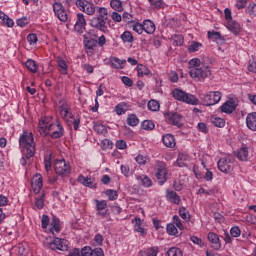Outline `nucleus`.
Instances as JSON below:
<instances>
[{"label":"nucleus","instance_id":"e2e57ef3","mask_svg":"<svg viewBox=\"0 0 256 256\" xmlns=\"http://www.w3.org/2000/svg\"><path fill=\"white\" fill-rule=\"evenodd\" d=\"M230 234L232 237H241V229L239 226H234L230 229Z\"/></svg>","mask_w":256,"mask_h":256},{"label":"nucleus","instance_id":"3c124183","mask_svg":"<svg viewBox=\"0 0 256 256\" xmlns=\"http://www.w3.org/2000/svg\"><path fill=\"white\" fill-rule=\"evenodd\" d=\"M159 107H160L159 102L156 100H150L148 102L149 111H159Z\"/></svg>","mask_w":256,"mask_h":256},{"label":"nucleus","instance_id":"dca6fc26","mask_svg":"<svg viewBox=\"0 0 256 256\" xmlns=\"http://www.w3.org/2000/svg\"><path fill=\"white\" fill-rule=\"evenodd\" d=\"M222 113L231 114L235 109H237V104H235V101L229 100L226 101L221 107H220Z\"/></svg>","mask_w":256,"mask_h":256},{"label":"nucleus","instance_id":"7ed1b4c3","mask_svg":"<svg viewBox=\"0 0 256 256\" xmlns=\"http://www.w3.org/2000/svg\"><path fill=\"white\" fill-rule=\"evenodd\" d=\"M172 95L177 101H182L188 105H199V100L195 95L189 94L181 89H174Z\"/></svg>","mask_w":256,"mask_h":256},{"label":"nucleus","instance_id":"ddd939ff","mask_svg":"<svg viewBox=\"0 0 256 256\" xmlns=\"http://www.w3.org/2000/svg\"><path fill=\"white\" fill-rule=\"evenodd\" d=\"M86 26L87 20L85 19V15L83 13H78L76 15V23L74 25L75 31H77V33H83V31H85Z\"/></svg>","mask_w":256,"mask_h":256},{"label":"nucleus","instance_id":"f257e3e1","mask_svg":"<svg viewBox=\"0 0 256 256\" xmlns=\"http://www.w3.org/2000/svg\"><path fill=\"white\" fill-rule=\"evenodd\" d=\"M215 63V59L210 57H203L202 59L193 58L189 61V75L192 79H205L207 77H211V69H209L210 65Z\"/></svg>","mask_w":256,"mask_h":256},{"label":"nucleus","instance_id":"0e129e2a","mask_svg":"<svg viewBox=\"0 0 256 256\" xmlns=\"http://www.w3.org/2000/svg\"><path fill=\"white\" fill-rule=\"evenodd\" d=\"M122 19L125 21V23H133V15H131L129 12H124Z\"/></svg>","mask_w":256,"mask_h":256},{"label":"nucleus","instance_id":"f3484780","mask_svg":"<svg viewBox=\"0 0 256 256\" xmlns=\"http://www.w3.org/2000/svg\"><path fill=\"white\" fill-rule=\"evenodd\" d=\"M156 178L159 185H165V182L167 181V169H165V167L158 168L156 172Z\"/></svg>","mask_w":256,"mask_h":256},{"label":"nucleus","instance_id":"e433bc0d","mask_svg":"<svg viewBox=\"0 0 256 256\" xmlns=\"http://www.w3.org/2000/svg\"><path fill=\"white\" fill-rule=\"evenodd\" d=\"M98 19H103L104 21H108L109 13L107 12V8L100 7L98 8V15L96 16Z\"/></svg>","mask_w":256,"mask_h":256},{"label":"nucleus","instance_id":"de8ad7c7","mask_svg":"<svg viewBox=\"0 0 256 256\" xmlns=\"http://www.w3.org/2000/svg\"><path fill=\"white\" fill-rule=\"evenodd\" d=\"M168 256H183V251L177 247H172L167 251Z\"/></svg>","mask_w":256,"mask_h":256},{"label":"nucleus","instance_id":"0eeeda50","mask_svg":"<svg viewBox=\"0 0 256 256\" xmlns=\"http://www.w3.org/2000/svg\"><path fill=\"white\" fill-rule=\"evenodd\" d=\"M233 157H223L220 160H218L217 165L219 171L222 173H231V170L233 169Z\"/></svg>","mask_w":256,"mask_h":256},{"label":"nucleus","instance_id":"5fc2aeb1","mask_svg":"<svg viewBox=\"0 0 256 256\" xmlns=\"http://www.w3.org/2000/svg\"><path fill=\"white\" fill-rule=\"evenodd\" d=\"M96 215H97V217H102V219H107L108 221H109V219H111V216L109 215V210L108 209L98 210Z\"/></svg>","mask_w":256,"mask_h":256},{"label":"nucleus","instance_id":"a211bd4d","mask_svg":"<svg viewBox=\"0 0 256 256\" xmlns=\"http://www.w3.org/2000/svg\"><path fill=\"white\" fill-rule=\"evenodd\" d=\"M166 199L167 201H170V203H174V205H179V203H181V197L173 190H167Z\"/></svg>","mask_w":256,"mask_h":256},{"label":"nucleus","instance_id":"774afa93","mask_svg":"<svg viewBox=\"0 0 256 256\" xmlns=\"http://www.w3.org/2000/svg\"><path fill=\"white\" fill-rule=\"evenodd\" d=\"M92 256H105L102 248H95L92 252Z\"/></svg>","mask_w":256,"mask_h":256},{"label":"nucleus","instance_id":"412c9836","mask_svg":"<svg viewBox=\"0 0 256 256\" xmlns=\"http://www.w3.org/2000/svg\"><path fill=\"white\" fill-rule=\"evenodd\" d=\"M143 30L148 35H153L155 33V23L151 20H144L142 24Z\"/></svg>","mask_w":256,"mask_h":256},{"label":"nucleus","instance_id":"4468645a","mask_svg":"<svg viewBox=\"0 0 256 256\" xmlns=\"http://www.w3.org/2000/svg\"><path fill=\"white\" fill-rule=\"evenodd\" d=\"M207 237L208 241L211 242L212 249L219 251V249H221V239H219V235H217L215 232H209Z\"/></svg>","mask_w":256,"mask_h":256},{"label":"nucleus","instance_id":"6e6d98bb","mask_svg":"<svg viewBox=\"0 0 256 256\" xmlns=\"http://www.w3.org/2000/svg\"><path fill=\"white\" fill-rule=\"evenodd\" d=\"M246 13H248V15H251L252 17H256V4H249V6H247L246 8Z\"/></svg>","mask_w":256,"mask_h":256},{"label":"nucleus","instance_id":"37998d69","mask_svg":"<svg viewBox=\"0 0 256 256\" xmlns=\"http://www.w3.org/2000/svg\"><path fill=\"white\" fill-rule=\"evenodd\" d=\"M201 47H203V44L196 41H192L191 44L188 46V51L189 53H196V51H199Z\"/></svg>","mask_w":256,"mask_h":256},{"label":"nucleus","instance_id":"7c9ffc66","mask_svg":"<svg viewBox=\"0 0 256 256\" xmlns=\"http://www.w3.org/2000/svg\"><path fill=\"white\" fill-rule=\"evenodd\" d=\"M159 254L158 247H151L146 250L140 251V256H157Z\"/></svg>","mask_w":256,"mask_h":256},{"label":"nucleus","instance_id":"39448f33","mask_svg":"<svg viewBox=\"0 0 256 256\" xmlns=\"http://www.w3.org/2000/svg\"><path fill=\"white\" fill-rule=\"evenodd\" d=\"M164 117L169 125L178 127V129H181V127H183V115L177 112H167L164 114Z\"/></svg>","mask_w":256,"mask_h":256},{"label":"nucleus","instance_id":"20e7f679","mask_svg":"<svg viewBox=\"0 0 256 256\" xmlns=\"http://www.w3.org/2000/svg\"><path fill=\"white\" fill-rule=\"evenodd\" d=\"M54 169L56 175H59L60 177H69V175H71V164L65 161V159L56 160L54 163Z\"/></svg>","mask_w":256,"mask_h":256},{"label":"nucleus","instance_id":"c756f323","mask_svg":"<svg viewBox=\"0 0 256 256\" xmlns=\"http://www.w3.org/2000/svg\"><path fill=\"white\" fill-rule=\"evenodd\" d=\"M236 157L239 161H247V157H249V150L247 147L240 148V150L236 152Z\"/></svg>","mask_w":256,"mask_h":256},{"label":"nucleus","instance_id":"bf43d9fd","mask_svg":"<svg viewBox=\"0 0 256 256\" xmlns=\"http://www.w3.org/2000/svg\"><path fill=\"white\" fill-rule=\"evenodd\" d=\"M166 231H167L168 235H177V233H178L177 227L171 223L167 225Z\"/></svg>","mask_w":256,"mask_h":256},{"label":"nucleus","instance_id":"393cba45","mask_svg":"<svg viewBox=\"0 0 256 256\" xmlns=\"http://www.w3.org/2000/svg\"><path fill=\"white\" fill-rule=\"evenodd\" d=\"M136 180L143 187H151L153 185V181H151V178L144 174L136 176Z\"/></svg>","mask_w":256,"mask_h":256},{"label":"nucleus","instance_id":"5701e85b","mask_svg":"<svg viewBox=\"0 0 256 256\" xmlns=\"http://www.w3.org/2000/svg\"><path fill=\"white\" fill-rule=\"evenodd\" d=\"M162 142L165 147H169L170 149H173L175 147V136L172 134H166L162 137Z\"/></svg>","mask_w":256,"mask_h":256},{"label":"nucleus","instance_id":"a19ab883","mask_svg":"<svg viewBox=\"0 0 256 256\" xmlns=\"http://www.w3.org/2000/svg\"><path fill=\"white\" fill-rule=\"evenodd\" d=\"M110 7H112L114 11L121 12L123 11V2H121V0H111Z\"/></svg>","mask_w":256,"mask_h":256},{"label":"nucleus","instance_id":"69168bd1","mask_svg":"<svg viewBox=\"0 0 256 256\" xmlns=\"http://www.w3.org/2000/svg\"><path fill=\"white\" fill-rule=\"evenodd\" d=\"M122 83H124V85H126V87H133V79L127 77V76H123L121 78Z\"/></svg>","mask_w":256,"mask_h":256},{"label":"nucleus","instance_id":"864d4df0","mask_svg":"<svg viewBox=\"0 0 256 256\" xmlns=\"http://www.w3.org/2000/svg\"><path fill=\"white\" fill-rule=\"evenodd\" d=\"M153 9H163V0H148Z\"/></svg>","mask_w":256,"mask_h":256},{"label":"nucleus","instance_id":"6e6552de","mask_svg":"<svg viewBox=\"0 0 256 256\" xmlns=\"http://www.w3.org/2000/svg\"><path fill=\"white\" fill-rule=\"evenodd\" d=\"M76 7L86 15H95V4L87 0H76Z\"/></svg>","mask_w":256,"mask_h":256},{"label":"nucleus","instance_id":"c03bdc74","mask_svg":"<svg viewBox=\"0 0 256 256\" xmlns=\"http://www.w3.org/2000/svg\"><path fill=\"white\" fill-rule=\"evenodd\" d=\"M35 205L37 209H43L45 207V192H42L41 196L36 198Z\"/></svg>","mask_w":256,"mask_h":256},{"label":"nucleus","instance_id":"9b49d317","mask_svg":"<svg viewBox=\"0 0 256 256\" xmlns=\"http://www.w3.org/2000/svg\"><path fill=\"white\" fill-rule=\"evenodd\" d=\"M49 249H52V251H55L58 249V251H67V240L61 239V238H55L53 241L48 243Z\"/></svg>","mask_w":256,"mask_h":256},{"label":"nucleus","instance_id":"f8f14e48","mask_svg":"<svg viewBox=\"0 0 256 256\" xmlns=\"http://www.w3.org/2000/svg\"><path fill=\"white\" fill-rule=\"evenodd\" d=\"M31 187L35 195L41 192V189H43V176H41V174H36L33 176Z\"/></svg>","mask_w":256,"mask_h":256},{"label":"nucleus","instance_id":"a878e982","mask_svg":"<svg viewBox=\"0 0 256 256\" xmlns=\"http://www.w3.org/2000/svg\"><path fill=\"white\" fill-rule=\"evenodd\" d=\"M208 39L215 43H225V39L221 36V32L208 31Z\"/></svg>","mask_w":256,"mask_h":256},{"label":"nucleus","instance_id":"1a4fd4ad","mask_svg":"<svg viewBox=\"0 0 256 256\" xmlns=\"http://www.w3.org/2000/svg\"><path fill=\"white\" fill-rule=\"evenodd\" d=\"M53 11L56 17H58L59 21H62V23H67L69 16H67V10H65V6H63L61 2H55L53 4Z\"/></svg>","mask_w":256,"mask_h":256},{"label":"nucleus","instance_id":"8fccbe9b","mask_svg":"<svg viewBox=\"0 0 256 256\" xmlns=\"http://www.w3.org/2000/svg\"><path fill=\"white\" fill-rule=\"evenodd\" d=\"M58 67H60V73L67 75V63L63 59H58Z\"/></svg>","mask_w":256,"mask_h":256},{"label":"nucleus","instance_id":"b1692460","mask_svg":"<svg viewBox=\"0 0 256 256\" xmlns=\"http://www.w3.org/2000/svg\"><path fill=\"white\" fill-rule=\"evenodd\" d=\"M54 124H49L45 120L39 122V133L49 135V131H53Z\"/></svg>","mask_w":256,"mask_h":256},{"label":"nucleus","instance_id":"680f3d73","mask_svg":"<svg viewBox=\"0 0 256 256\" xmlns=\"http://www.w3.org/2000/svg\"><path fill=\"white\" fill-rule=\"evenodd\" d=\"M27 41L29 45H35L39 41V38L37 37V34H29L27 36Z\"/></svg>","mask_w":256,"mask_h":256},{"label":"nucleus","instance_id":"052dcab7","mask_svg":"<svg viewBox=\"0 0 256 256\" xmlns=\"http://www.w3.org/2000/svg\"><path fill=\"white\" fill-rule=\"evenodd\" d=\"M93 251L90 246H85L81 249V256H92Z\"/></svg>","mask_w":256,"mask_h":256},{"label":"nucleus","instance_id":"cd10ccee","mask_svg":"<svg viewBox=\"0 0 256 256\" xmlns=\"http://www.w3.org/2000/svg\"><path fill=\"white\" fill-rule=\"evenodd\" d=\"M228 29L229 31L234 33V35H239V33L241 32V25H239V23L234 20H230L228 21Z\"/></svg>","mask_w":256,"mask_h":256},{"label":"nucleus","instance_id":"49530a36","mask_svg":"<svg viewBox=\"0 0 256 256\" xmlns=\"http://www.w3.org/2000/svg\"><path fill=\"white\" fill-rule=\"evenodd\" d=\"M179 215L181 217V219H184V221H190V217H189V210L185 207H181L179 209Z\"/></svg>","mask_w":256,"mask_h":256},{"label":"nucleus","instance_id":"338daca9","mask_svg":"<svg viewBox=\"0 0 256 256\" xmlns=\"http://www.w3.org/2000/svg\"><path fill=\"white\" fill-rule=\"evenodd\" d=\"M49 221H50L49 217L44 214L41 219L42 229H47V227L49 226Z\"/></svg>","mask_w":256,"mask_h":256},{"label":"nucleus","instance_id":"72a5a7b5","mask_svg":"<svg viewBox=\"0 0 256 256\" xmlns=\"http://www.w3.org/2000/svg\"><path fill=\"white\" fill-rule=\"evenodd\" d=\"M120 39H122L123 43H133V41H135L133 34L130 31L122 33Z\"/></svg>","mask_w":256,"mask_h":256},{"label":"nucleus","instance_id":"f704fd0d","mask_svg":"<svg viewBox=\"0 0 256 256\" xmlns=\"http://www.w3.org/2000/svg\"><path fill=\"white\" fill-rule=\"evenodd\" d=\"M210 123H212L214 127H220V128L225 127V120L223 118L212 116L210 118Z\"/></svg>","mask_w":256,"mask_h":256},{"label":"nucleus","instance_id":"2f4dec72","mask_svg":"<svg viewBox=\"0 0 256 256\" xmlns=\"http://www.w3.org/2000/svg\"><path fill=\"white\" fill-rule=\"evenodd\" d=\"M136 69L138 77H145V75H151V70H149V68H147V66L143 64H138Z\"/></svg>","mask_w":256,"mask_h":256},{"label":"nucleus","instance_id":"a18cd8bd","mask_svg":"<svg viewBox=\"0 0 256 256\" xmlns=\"http://www.w3.org/2000/svg\"><path fill=\"white\" fill-rule=\"evenodd\" d=\"M105 195H107L109 201H116L117 197H119L117 191L113 189L106 190Z\"/></svg>","mask_w":256,"mask_h":256},{"label":"nucleus","instance_id":"09e8293b","mask_svg":"<svg viewBox=\"0 0 256 256\" xmlns=\"http://www.w3.org/2000/svg\"><path fill=\"white\" fill-rule=\"evenodd\" d=\"M97 211H105L107 209V201L105 200H95Z\"/></svg>","mask_w":256,"mask_h":256},{"label":"nucleus","instance_id":"4be33fe9","mask_svg":"<svg viewBox=\"0 0 256 256\" xmlns=\"http://www.w3.org/2000/svg\"><path fill=\"white\" fill-rule=\"evenodd\" d=\"M78 181L79 183H81L82 185H84L85 187H89L90 189H95V180L89 177H85L83 175H80L78 177Z\"/></svg>","mask_w":256,"mask_h":256},{"label":"nucleus","instance_id":"aec40b11","mask_svg":"<svg viewBox=\"0 0 256 256\" xmlns=\"http://www.w3.org/2000/svg\"><path fill=\"white\" fill-rule=\"evenodd\" d=\"M246 125L251 131H256V112H252L247 115Z\"/></svg>","mask_w":256,"mask_h":256},{"label":"nucleus","instance_id":"9d476101","mask_svg":"<svg viewBox=\"0 0 256 256\" xmlns=\"http://www.w3.org/2000/svg\"><path fill=\"white\" fill-rule=\"evenodd\" d=\"M90 26L102 33H107L109 29L107 28V20L94 17L90 20Z\"/></svg>","mask_w":256,"mask_h":256},{"label":"nucleus","instance_id":"c9c22d12","mask_svg":"<svg viewBox=\"0 0 256 256\" xmlns=\"http://www.w3.org/2000/svg\"><path fill=\"white\" fill-rule=\"evenodd\" d=\"M134 221H135L134 231H136L137 233H141V235H147V233L145 232V229L141 227V218L136 217L134 218Z\"/></svg>","mask_w":256,"mask_h":256},{"label":"nucleus","instance_id":"13d9d810","mask_svg":"<svg viewBox=\"0 0 256 256\" xmlns=\"http://www.w3.org/2000/svg\"><path fill=\"white\" fill-rule=\"evenodd\" d=\"M16 23L18 27H26V25H29V18L27 16H24L22 18L17 19Z\"/></svg>","mask_w":256,"mask_h":256},{"label":"nucleus","instance_id":"79ce46f5","mask_svg":"<svg viewBox=\"0 0 256 256\" xmlns=\"http://www.w3.org/2000/svg\"><path fill=\"white\" fill-rule=\"evenodd\" d=\"M84 45L87 50H95V47H97V40L90 38L84 41Z\"/></svg>","mask_w":256,"mask_h":256},{"label":"nucleus","instance_id":"58836bf2","mask_svg":"<svg viewBox=\"0 0 256 256\" xmlns=\"http://www.w3.org/2000/svg\"><path fill=\"white\" fill-rule=\"evenodd\" d=\"M94 131L99 135H107V127L101 123L94 124Z\"/></svg>","mask_w":256,"mask_h":256},{"label":"nucleus","instance_id":"4d7b16f0","mask_svg":"<svg viewBox=\"0 0 256 256\" xmlns=\"http://www.w3.org/2000/svg\"><path fill=\"white\" fill-rule=\"evenodd\" d=\"M133 31H135L136 33H138V35H141V33H143V24L139 23V22H133L132 25Z\"/></svg>","mask_w":256,"mask_h":256},{"label":"nucleus","instance_id":"603ef678","mask_svg":"<svg viewBox=\"0 0 256 256\" xmlns=\"http://www.w3.org/2000/svg\"><path fill=\"white\" fill-rule=\"evenodd\" d=\"M126 106H127V103H125V102H122V103H119L118 105H116L115 111H116L117 115L125 114V107Z\"/></svg>","mask_w":256,"mask_h":256},{"label":"nucleus","instance_id":"f03ea898","mask_svg":"<svg viewBox=\"0 0 256 256\" xmlns=\"http://www.w3.org/2000/svg\"><path fill=\"white\" fill-rule=\"evenodd\" d=\"M19 146L22 149H26V159H31V157L35 155L37 149L33 132L24 131L19 138Z\"/></svg>","mask_w":256,"mask_h":256},{"label":"nucleus","instance_id":"423d86ee","mask_svg":"<svg viewBox=\"0 0 256 256\" xmlns=\"http://www.w3.org/2000/svg\"><path fill=\"white\" fill-rule=\"evenodd\" d=\"M222 94L219 91L216 92H210L209 94H206L202 98V105H205L206 107H211V105H217L219 101H221Z\"/></svg>","mask_w":256,"mask_h":256},{"label":"nucleus","instance_id":"2eb2a0df","mask_svg":"<svg viewBox=\"0 0 256 256\" xmlns=\"http://www.w3.org/2000/svg\"><path fill=\"white\" fill-rule=\"evenodd\" d=\"M59 111L63 119H67V117H69V119H73V113H71V108L69 107V104H67L66 102L62 103V105L59 108Z\"/></svg>","mask_w":256,"mask_h":256},{"label":"nucleus","instance_id":"4c0bfd02","mask_svg":"<svg viewBox=\"0 0 256 256\" xmlns=\"http://www.w3.org/2000/svg\"><path fill=\"white\" fill-rule=\"evenodd\" d=\"M127 123L130 127H137L139 125V118L135 114H130L127 118Z\"/></svg>","mask_w":256,"mask_h":256},{"label":"nucleus","instance_id":"ea45409f","mask_svg":"<svg viewBox=\"0 0 256 256\" xmlns=\"http://www.w3.org/2000/svg\"><path fill=\"white\" fill-rule=\"evenodd\" d=\"M141 127L142 129H144L145 131H153V129H155V123H153L152 120H144L141 123Z\"/></svg>","mask_w":256,"mask_h":256},{"label":"nucleus","instance_id":"6ab92c4d","mask_svg":"<svg viewBox=\"0 0 256 256\" xmlns=\"http://www.w3.org/2000/svg\"><path fill=\"white\" fill-rule=\"evenodd\" d=\"M51 226H52L50 228L51 234L55 235V233L61 232V221L55 215L52 216Z\"/></svg>","mask_w":256,"mask_h":256},{"label":"nucleus","instance_id":"bb28decb","mask_svg":"<svg viewBox=\"0 0 256 256\" xmlns=\"http://www.w3.org/2000/svg\"><path fill=\"white\" fill-rule=\"evenodd\" d=\"M56 127L57 130L53 131V133L50 134V137L52 139H61V137L65 135V129H63V126L59 122L56 123Z\"/></svg>","mask_w":256,"mask_h":256},{"label":"nucleus","instance_id":"c85d7f7f","mask_svg":"<svg viewBox=\"0 0 256 256\" xmlns=\"http://www.w3.org/2000/svg\"><path fill=\"white\" fill-rule=\"evenodd\" d=\"M25 67L28 69L30 73H37L39 69V65L33 59H28L25 63Z\"/></svg>","mask_w":256,"mask_h":256},{"label":"nucleus","instance_id":"473e14b6","mask_svg":"<svg viewBox=\"0 0 256 256\" xmlns=\"http://www.w3.org/2000/svg\"><path fill=\"white\" fill-rule=\"evenodd\" d=\"M127 63V60H121L117 57H114L112 59V63H111V66L114 68V69H123L124 65Z\"/></svg>","mask_w":256,"mask_h":256}]
</instances>
